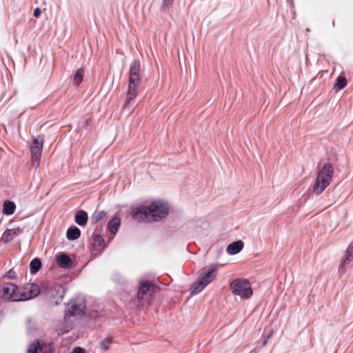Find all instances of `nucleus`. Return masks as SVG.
Listing matches in <instances>:
<instances>
[{
    "instance_id": "f257e3e1",
    "label": "nucleus",
    "mask_w": 353,
    "mask_h": 353,
    "mask_svg": "<svg viewBox=\"0 0 353 353\" xmlns=\"http://www.w3.org/2000/svg\"><path fill=\"white\" fill-rule=\"evenodd\" d=\"M168 206L163 202L154 201L149 206H139L134 209L133 218L140 222L157 221L168 214Z\"/></svg>"
},
{
    "instance_id": "f03ea898",
    "label": "nucleus",
    "mask_w": 353,
    "mask_h": 353,
    "mask_svg": "<svg viewBox=\"0 0 353 353\" xmlns=\"http://www.w3.org/2000/svg\"><path fill=\"white\" fill-rule=\"evenodd\" d=\"M333 168L331 164L325 163L319 171L315 183L313 186L314 194H321L330 185L333 176Z\"/></svg>"
},
{
    "instance_id": "7ed1b4c3",
    "label": "nucleus",
    "mask_w": 353,
    "mask_h": 353,
    "mask_svg": "<svg viewBox=\"0 0 353 353\" xmlns=\"http://www.w3.org/2000/svg\"><path fill=\"white\" fill-rule=\"evenodd\" d=\"M216 272V266H210L208 270L192 284L191 294H196L201 292L209 283L214 280Z\"/></svg>"
},
{
    "instance_id": "20e7f679",
    "label": "nucleus",
    "mask_w": 353,
    "mask_h": 353,
    "mask_svg": "<svg viewBox=\"0 0 353 353\" xmlns=\"http://www.w3.org/2000/svg\"><path fill=\"white\" fill-rule=\"evenodd\" d=\"M230 290L233 294L241 299H249L252 295V290L250 282L244 279H236L230 283Z\"/></svg>"
},
{
    "instance_id": "39448f33",
    "label": "nucleus",
    "mask_w": 353,
    "mask_h": 353,
    "mask_svg": "<svg viewBox=\"0 0 353 353\" xmlns=\"http://www.w3.org/2000/svg\"><path fill=\"white\" fill-rule=\"evenodd\" d=\"M0 297L12 301H20V290L13 283L1 285Z\"/></svg>"
},
{
    "instance_id": "423d86ee",
    "label": "nucleus",
    "mask_w": 353,
    "mask_h": 353,
    "mask_svg": "<svg viewBox=\"0 0 353 353\" xmlns=\"http://www.w3.org/2000/svg\"><path fill=\"white\" fill-rule=\"evenodd\" d=\"M85 305L83 301L72 300L68 303L65 310V317L68 319L70 316H80L83 314Z\"/></svg>"
},
{
    "instance_id": "0eeeda50",
    "label": "nucleus",
    "mask_w": 353,
    "mask_h": 353,
    "mask_svg": "<svg viewBox=\"0 0 353 353\" xmlns=\"http://www.w3.org/2000/svg\"><path fill=\"white\" fill-rule=\"evenodd\" d=\"M154 292V285L149 281H143L140 283L137 298L140 301H148Z\"/></svg>"
},
{
    "instance_id": "6e6552de",
    "label": "nucleus",
    "mask_w": 353,
    "mask_h": 353,
    "mask_svg": "<svg viewBox=\"0 0 353 353\" xmlns=\"http://www.w3.org/2000/svg\"><path fill=\"white\" fill-rule=\"evenodd\" d=\"M64 296V289L60 285H54L47 292V296L52 299V302L57 305L62 301Z\"/></svg>"
},
{
    "instance_id": "1a4fd4ad",
    "label": "nucleus",
    "mask_w": 353,
    "mask_h": 353,
    "mask_svg": "<svg viewBox=\"0 0 353 353\" xmlns=\"http://www.w3.org/2000/svg\"><path fill=\"white\" fill-rule=\"evenodd\" d=\"M40 293L39 287L33 283L28 284L24 292L20 291V301H26L36 297Z\"/></svg>"
},
{
    "instance_id": "9d476101",
    "label": "nucleus",
    "mask_w": 353,
    "mask_h": 353,
    "mask_svg": "<svg viewBox=\"0 0 353 353\" xmlns=\"http://www.w3.org/2000/svg\"><path fill=\"white\" fill-rule=\"evenodd\" d=\"M141 82L135 81L132 82V81H129L128 84V91L127 93L126 100L125 101V108H130L132 105L131 103L137 97V89L139 85Z\"/></svg>"
},
{
    "instance_id": "9b49d317",
    "label": "nucleus",
    "mask_w": 353,
    "mask_h": 353,
    "mask_svg": "<svg viewBox=\"0 0 353 353\" xmlns=\"http://www.w3.org/2000/svg\"><path fill=\"white\" fill-rule=\"evenodd\" d=\"M140 72H141V63L139 60L134 59L130 63V71H129V81H132V82H141L140 79Z\"/></svg>"
},
{
    "instance_id": "f8f14e48",
    "label": "nucleus",
    "mask_w": 353,
    "mask_h": 353,
    "mask_svg": "<svg viewBox=\"0 0 353 353\" xmlns=\"http://www.w3.org/2000/svg\"><path fill=\"white\" fill-rule=\"evenodd\" d=\"M43 146V139L41 136L33 137L30 145L31 154H42Z\"/></svg>"
},
{
    "instance_id": "ddd939ff",
    "label": "nucleus",
    "mask_w": 353,
    "mask_h": 353,
    "mask_svg": "<svg viewBox=\"0 0 353 353\" xmlns=\"http://www.w3.org/2000/svg\"><path fill=\"white\" fill-rule=\"evenodd\" d=\"M22 231L23 230L19 227L8 229L2 234L1 241H3L4 243L10 242L12 241L16 236H19L22 232Z\"/></svg>"
},
{
    "instance_id": "4468645a",
    "label": "nucleus",
    "mask_w": 353,
    "mask_h": 353,
    "mask_svg": "<svg viewBox=\"0 0 353 353\" xmlns=\"http://www.w3.org/2000/svg\"><path fill=\"white\" fill-rule=\"evenodd\" d=\"M56 261L59 267L69 268L72 265V261L69 256L61 254L57 257Z\"/></svg>"
},
{
    "instance_id": "2eb2a0df",
    "label": "nucleus",
    "mask_w": 353,
    "mask_h": 353,
    "mask_svg": "<svg viewBox=\"0 0 353 353\" xmlns=\"http://www.w3.org/2000/svg\"><path fill=\"white\" fill-rule=\"evenodd\" d=\"M243 247V243L241 241H234L228 245L227 252L230 254H236L239 253Z\"/></svg>"
},
{
    "instance_id": "dca6fc26",
    "label": "nucleus",
    "mask_w": 353,
    "mask_h": 353,
    "mask_svg": "<svg viewBox=\"0 0 353 353\" xmlns=\"http://www.w3.org/2000/svg\"><path fill=\"white\" fill-rule=\"evenodd\" d=\"M121 224V220L118 217H113L108 223V230L111 234L114 235Z\"/></svg>"
},
{
    "instance_id": "f3484780",
    "label": "nucleus",
    "mask_w": 353,
    "mask_h": 353,
    "mask_svg": "<svg viewBox=\"0 0 353 353\" xmlns=\"http://www.w3.org/2000/svg\"><path fill=\"white\" fill-rule=\"evenodd\" d=\"M88 221V214L83 210H79L75 215V222L79 225H85Z\"/></svg>"
},
{
    "instance_id": "a211bd4d",
    "label": "nucleus",
    "mask_w": 353,
    "mask_h": 353,
    "mask_svg": "<svg viewBox=\"0 0 353 353\" xmlns=\"http://www.w3.org/2000/svg\"><path fill=\"white\" fill-rule=\"evenodd\" d=\"M16 205L12 201H6L3 205V213L6 215H11L14 212Z\"/></svg>"
},
{
    "instance_id": "6ab92c4d",
    "label": "nucleus",
    "mask_w": 353,
    "mask_h": 353,
    "mask_svg": "<svg viewBox=\"0 0 353 353\" xmlns=\"http://www.w3.org/2000/svg\"><path fill=\"white\" fill-rule=\"evenodd\" d=\"M347 85V79L345 77L339 75L336 80L333 89L336 91H340L343 89Z\"/></svg>"
},
{
    "instance_id": "aec40b11",
    "label": "nucleus",
    "mask_w": 353,
    "mask_h": 353,
    "mask_svg": "<svg viewBox=\"0 0 353 353\" xmlns=\"http://www.w3.org/2000/svg\"><path fill=\"white\" fill-rule=\"evenodd\" d=\"M81 234V231L78 228H70L67 231V237L70 240L77 239Z\"/></svg>"
},
{
    "instance_id": "412c9836",
    "label": "nucleus",
    "mask_w": 353,
    "mask_h": 353,
    "mask_svg": "<svg viewBox=\"0 0 353 353\" xmlns=\"http://www.w3.org/2000/svg\"><path fill=\"white\" fill-rule=\"evenodd\" d=\"M353 259V243H350L345 252L343 259V263L345 265Z\"/></svg>"
},
{
    "instance_id": "4be33fe9",
    "label": "nucleus",
    "mask_w": 353,
    "mask_h": 353,
    "mask_svg": "<svg viewBox=\"0 0 353 353\" xmlns=\"http://www.w3.org/2000/svg\"><path fill=\"white\" fill-rule=\"evenodd\" d=\"M84 70L79 68L76 70L73 76V81L76 85H79L83 80Z\"/></svg>"
},
{
    "instance_id": "5701e85b",
    "label": "nucleus",
    "mask_w": 353,
    "mask_h": 353,
    "mask_svg": "<svg viewBox=\"0 0 353 353\" xmlns=\"http://www.w3.org/2000/svg\"><path fill=\"white\" fill-rule=\"evenodd\" d=\"M32 273H36L41 267V261L39 259H34L30 264Z\"/></svg>"
},
{
    "instance_id": "b1692460",
    "label": "nucleus",
    "mask_w": 353,
    "mask_h": 353,
    "mask_svg": "<svg viewBox=\"0 0 353 353\" xmlns=\"http://www.w3.org/2000/svg\"><path fill=\"white\" fill-rule=\"evenodd\" d=\"M106 213L104 211H96L92 216V222L96 223L104 219Z\"/></svg>"
},
{
    "instance_id": "393cba45",
    "label": "nucleus",
    "mask_w": 353,
    "mask_h": 353,
    "mask_svg": "<svg viewBox=\"0 0 353 353\" xmlns=\"http://www.w3.org/2000/svg\"><path fill=\"white\" fill-rule=\"evenodd\" d=\"M41 350V347L39 342L35 341L32 343L28 350V353H38L39 350Z\"/></svg>"
},
{
    "instance_id": "a878e982",
    "label": "nucleus",
    "mask_w": 353,
    "mask_h": 353,
    "mask_svg": "<svg viewBox=\"0 0 353 353\" xmlns=\"http://www.w3.org/2000/svg\"><path fill=\"white\" fill-rule=\"evenodd\" d=\"M31 161L33 166H38L40 161L39 156H32Z\"/></svg>"
},
{
    "instance_id": "bb28decb",
    "label": "nucleus",
    "mask_w": 353,
    "mask_h": 353,
    "mask_svg": "<svg viewBox=\"0 0 353 353\" xmlns=\"http://www.w3.org/2000/svg\"><path fill=\"white\" fill-rule=\"evenodd\" d=\"M4 276L9 279H14L16 276V274L13 270H10L6 274H4Z\"/></svg>"
},
{
    "instance_id": "cd10ccee",
    "label": "nucleus",
    "mask_w": 353,
    "mask_h": 353,
    "mask_svg": "<svg viewBox=\"0 0 353 353\" xmlns=\"http://www.w3.org/2000/svg\"><path fill=\"white\" fill-rule=\"evenodd\" d=\"M41 14V10L39 7L36 8L33 11V16L36 18H39L40 17Z\"/></svg>"
},
{
    "instance_id": "c85d7f7f",
    "label": "nucleus",
    "mask_w": 353,
    "mask_h": 353,
    "mask_svg": "<svg viewBox=\"0 0 353 353\" xmlns=\"http://www.w3.org/2000/svg\"><path fill=\"white\" fill-rule=\"evenodd\" d=\"M72 353H85V351L84 349L77 347L73 350Z\"/></svg>"
},
{
    "instance_id": "c756f323",
    "label": "nucleus",
    "mask_w": 353,
    "mask_h": 353,
    "mask_svg": "<svg viewBox=\"0 0 353 353\" xmlns=\"http://www.w3.org/2000/svg\"><path fill=\"white\" fill-rule=\"evenodd\" d=\"M102 240H103V239H102V237L100 235H95L94 236V241L96 242H98L99 243H100Z\"/></svg>"
},
{
    "instance_id": "7c9ffc66",
    "label": "nucleus",
    "mask_w": 353,
    "mask_h": 353,
    "mask_svg": "<svg viewBox=\"0 0 353 353\" xmlns=\"http://www.w3.org/2000/svg\"><path fill=\"white\" fill-rule=\"evenodd\" d=\"M171 1L172 0H163V6L164 7H168L170 4Z\"/></svg>"
}]
</instances>
